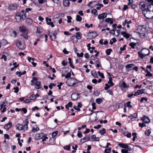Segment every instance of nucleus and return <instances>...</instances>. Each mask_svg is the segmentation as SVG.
Returning <instances> with one entry per match:
<instances>
[{
  "label": "nucleus",
  "instance_id": "obj_1",
  "mask_svg": "<svg viewBox=\"0 0 153 153\" xmlns=\"http://www.w3.org/2000/svg\"><path fill=\"white\" fill-rule=\"evenodd\" d=\"M150 51L148 49L146 48H143L140 51L138 52V55L140 57L143 59L145 56L149 55Z\"/></svg>",
  "mask_w": 153,
  "mask_h": 153
},
{
  "label": "nucleus",
  "instance_id": "obj_2",
  "mask_svg": "<svg viewBox=\"0 0 153 153\" xmlns=\"http://www.w3.org/2000/svg\"><path fill=\"white\" fill-rule=\"evenodd\" d=\"M143 14L147 19H151L153 18V12L152 11L144 10L143 11Z\"/></svg>",
  "mask_w": 153,
  "mask_h": 153
},
{
  "label": "nucleus",
  "instance_id": "obj_3",
  "mask_svg": "<svg viewBox=\"0 0 153 153\" xmlns=\"http://www.w3.org/2000/svg\"><path fill=\"white\" fill-rule=\"evenodd\" d=\"M77 83V80L76 79L74 78H69L66 81V83L67 85L70 86H75V85Z\"/></svg>",
  "mask_w": 153,
  "mask_h": 153
},
{
  "label": "nucleus",
  "instance_id": "obj_4",
  "mask_svg": "<svg viewBox=\"0 0 153 153\" xmlns=\"http://www.w3.org/2000/svg\"><path fill=\"white\" fill-rule=\"evenodd\" d=\"M145 29L141 26H139L137 27L136 32L138 33L140 35H144Z\"/></svg>",
  "mask_w": 153,
  "mask_h": 153
},
{
  "label": "nucleus",
  "instance_id": "obj_5",
  "mask_svg": "<svg viewBox=\"0 0 153 153\" xmlns=\"http://www.w3.org/2000/svg\"><path fill=\"white\" fill-rule=\"evenodd\" d=\"M80 94L73 93L71 95L72 100L74 101L76 100L77 99L79 98L80 97Z\"/></svg>",
  "mask_w": 153,
  "mask_h": 153
},
{
  "label": "nucleus",
  "instance_id": "obj_6",
  "mask_svg": "<svg viewBox=\"0 0 153 153\" xmlns=\"http://www.w3.org/2000/svg\"><path fill=\"white\" fill-rule=\"evenodd\" d=\"M18 5L16 4H11L8 7L9 10H16L18 7Z\"/></svg>",
  "mask_w": 153,
  "mask_h": 153
},
{
  "label": "nucleus",
  "instance_id": "obj_7",
  "mask_svg": "<svg viewBox=\"0 0 153 153\" xmlns=\"http://www.w3.org/2000/svg\"><path fill=\"white\" fill-rule=\"evenodd\" d=\"M16 45L19 49H23L25 48V45L24 44L23 45L22 44V43L20 41H18L16 43Z\"/></svg>",
  "mask_w": 153,
  "mask_h": 153
},
{
  "label": "nucleus",
  "instance_id": "obj_8",
  "mask_svg": "<svg viewBox=\"0 0 153 153\" xmlns=\"http://www.w3.org/2000/svg\"><path fill=\"white\" fill-rule=\"evenodd\" d=\"M20 31L22 33H28L27 29V27L24 25L21 26L19 28Z\"/></svg>",
  "mask_w": 153,
  "mask_h": 153
},
{
  "label": "nucleus",
  "instance_id": "obj_9",
  "mask_svg": "<svg viewBox=\"0 0 153 153\" xmlns=\"http://www.w3.org/2000/svg\"><path fill=\"white\" fill-rule=\"evenodd\" d=\"M90 137L89 135H85V137L80 140V142L82 143H84L85 142L89 140Z\"/></svg>",
  "mask_w": 153,
  "mask_h": 153
},
{
  "label": "nucleus",
  "instance_id": "obj_10",
  "mask_svg": "<svg viewBox=\"0 0 153 153\" xmlns=\"http://www.w3.org/2000/svg\"><path fill=\"white\" fill-rule=\"evenodd\" d=\"M107 14L106 13H103L98 15V18L100 19H103L106 18Z\"/></svg>",
  "mask_w": 153,
  "mask_h": 153
},
{
  "label": "nucleus",
  "instance_id": "obj_11",
  "mask_svg": "<svg viewBox=\"0 0 153 153\" xmlns=\"http://www.w3.org/2000/svg\"><path fill=\"white\" fill-rule=\"evenodd\" d=\"M146 6V4L144 2H140L139 4V7L142 10H146L145 8Z\"/></svg>",
  "mask_w": 153,
  "mask_h": 153
},
{
  "label": "nucleus",
  "instance_id": "obj_12",
  "mask_svg": "<svg viewBox=\"0 0 153 153\" xmlns=\"http://www.w3.org/2000/svg\"><path fill=\"white\" fill-rule=\"evenodd\" d=\"M145 89H142L140 90H138L134 93L135 96H137L145 93Z\"/></svg>",
  "mask_w": 153,
  "mask_h": 153
},
{
  "label": "nucleus",
  "instance_id": "obj_13",
  "mask_svg": "<svg viewBox=\"0 0 153 153\" xmlns=\"http://www.w3.org/2000/svg\"><path fill=\"white\" fill-rule=\"evenodd\" d=\"M27 58L29 62H30V60H32V61L31 62V64L33 66L35 67L37 64L36 63L34 62L35 59L33 58L30 57L29 56L27 57Z\"/></svg>",
  "mask_w": 153,
  "mask_h": 153
},
{
  "label": "nucleus",
  "instance_id": "obj_14",
  "mask_svg": "<svg viewBox=\"0 0 153 153\" xmlns=\"http://www.w3.org/2000/svg\"><path fill=\"white\" fill-rule=\"evenodd\" d=\"M16 126L17 129L19 130H25L24 126L22 124H18L16 125Z\"/></svg>",
  "mask_w": 153,
  "mask_h": 153
},
{
  "label": "nucleus",
  "instance_id": "obj_15",
  "mask_svg": "<svg viewBox=\"0 0 153 153\" xmlns=\"http://www.w3.org/2000/svg\"><path fill=\"white\" fill-rule=\"evenodd\" d=\"M12 126V122H9L8 123L5 125L4 128L7 130H8Z\"/></svg>",
  "mask_w": 153,
  "mask_h": 153
},
{
  "label": "nucleus",
  "instance_id": "obj_16",
  "mask_svg": "<svg viewBox=\"0 0 153 153\" xmlns=\"http://www.w3.org/2000/svg\"><path fill=\"white\" fill-rule=\"evenodd\" d=\"M121 35H123V37L126 38V39L129 38L131 35L130 34L127 33L126 31H123L121 33Z\"/></svg>",
  "mask_w": 153,
  "mask_h": 153
},
{
  "label": "nucleus",
  "instance_id": "obj_17",
  "mask_svg": "<svg viewBox=\"0 0 153 153\" xmlns=\"http://www.w3.org/2000/svg\"><path fill=\"white\" fill-rule=\"evenodd\" d=\"M43 134H38L35 135L34 139L35 140H39L43 137Z\"/></svg>",
  "mask_w": 153,
  "mask_h": 153
},
{
  "label": "nucleus",
  "instance_id": "obj_18",
  "mask_svg": "<svg viewBox=\"0 0 153 153\" xmlns=\"http://www.w3.org/2000/svg\"><path fill=\"white\" fill-rule=\"evenodd\" d=\"M76 37L78 40L80 39H81V34L79 32H77L76 33V36H73L71 37V38Z\"/></svg>",
  "mask_w": 153,
  "mask_h": 153
},
{
  "label": "nucleus",
  "instance_id": "obj_19",
  "mask_svg": "<svg viewBox=\"0 0 153 153\" xmlns=\"http://www.w3.org/2000/svg\"><path fill=\"white\" fill-rule=\"evenodd\" d=\"M141 120L146 123H148L150 122V120L149 118L145 116H143L141 118Z\"/></svg>",
  "mask_w": 153,
  "mask_h": 153
},
{
  "label": "nucleus",
  "instance_id": "obj_20",
  "mask_svg": "<svg viewBox=\"0 0 153 153\" xmlns=\"http://www.w3.org/2000/svg\"><path fill=\"white\" fill-rule=\"evenodd\" d=\"M34 85L36 86L35 88L37 89H39L41 88V82L40 81H36Z\"/></svg>",
  "mask_w": 153,
  "mask_h": 153
},
{
  "label": "nucleus",
  "instance_id": "obj_21",
  "mask_svg": "<svg viewBox=\"0 0 153 153\" xmlns=\"http://www.w3.org/2000/svg\"><path fill=\"white\" fill-rule=\"evenodd\" d=\"M123 134L128 137H131V133L127 131L124 132Z\"/></svg>",
  "mask_w": 153,
  "mask_h": 153
},
{
  "label": "nucleus",
  "instance_id": "obj_22",
  "mask_svg": "<svg viewBox=\"0 0 153 153\" xmlns=\"http://www.w3.org/2000/svg\"><path fill=\"white\" fill-rule=\"evenodd\" d=\"M26 22L29 25H31L32 23V21L29 18H27L26 20Z\"/></svg>",
  "mask_w": 153,
  "mask_h": 153
},
{
  "label": "nucleus",
  "instance_id": "obj_23",
  "mask_svg": "<svg viewBox=\"0 0 153 153\" xmlns=\"http://www.w3.org/2000/svg\"><path fill=\"white\" fill-rule=\"evenodd\" d=\"M52 35L49 34V36H50V38L51 39L52 41H54L56 38V35L53 34V33H52Z\"/></svg>",
  "mask_w": 153,
  "mask_h": 153
},
{
  "label": "nucleus",
  "instance_id": "obj_24",
  "mask_svg": "<svg viewBox=\"0 0 153 153\" xmlns=\"http://www.w3.org/2000/svg\"><path fill=\"white\" fill-rule=\"evenodd\" d=\"M26 73V71H24L22 73L19 71H17L16 72V74L18 75L19 77H20L22 75L25 74Z\"/></svg>",
  "mask_w": 153,
  "mask_h": 153
},
{
  "label": "nucleus",
  "instance_id": "obj_25",
  "mask_svg": "<svg viewBox=\"0 0 153 153\" xmlns=\"http://www.w3.org/2000/svg\"><path fill=\"white\" fill-rule=\"evenodd\" d=\"M15 19L17 22H20L21 19L20 17V15L17 14L15 17Z\"/></svg>",
  "mask_w": 153,
  "mask_h": 153
},
{
  "label": "nucleus",
  "instance_id": "obj_26",
  "mask_svg": "<svg viewBox=\"0 0 153 153\" xmlns=\"http://www.w3.org/2000/svg\"><path fill=\"white\" fill-rule=\"evenodd\" d=\"M105 21L106 22L109 23L111 24H112L113 23L112 19L110 18H107L105 20Z\"/></svg>",
  "mask_w": 153,
  "mask_h": 153
},
{
  "label": "nucleus",
  "instance_id": "obj_27",
  "mask_svg": "<svg viewBox=\"0 0 153 153\" xmlns=\"http://www.w3.org/2000/svg\"><path fill=\"white\" fill-rule=\"evenodd\" d=\"M38 80L37 78L36 77H34L31 80V85H34V84L35 83V82L36 81Z\"/></svg>",
  "mask_w": 153,
  "mask_h": 153
},
{
  "label": "nucleus",
  "instance_id": "obj_28",
  "mask_svg": "<svg viewBox=\"0 0 153 153\" xmlns=\"http://www.w3.org/2000/svg\"><path fill=\"white\" fill-rule=\"evenodd\" d=\"M69 3V1L68 0H65L63 1V5L65 7L68 6Z\"/></svg>",
  "mask_w": 153,
  "mask_h": 153
},
{
  "label": "nucleus",
  "instance_id": "obj_29",
  "mask_svg": "<svg viewBox=\"0 0 153 153\" xmlns=\"http://www.w3.org/2000/svg\"><path fill=\"white\" fill-rule=\"evenodd\" d=\"M99 133L101 135H104L105 133V128H103L102 130L99 131Z\"/></svg>",
  "mask_w": 153,
  "mask_h": 153
},
{
  "label": "nucleus",
  "instance_id": "obj_30",
  "mask_svg": "<svg viewBox=\"0 0 153 153\" xmlns=\"http://www.w3.org/2000/svg\"><path fill=\"white\" fill-rule=\"evenodd\" d=\"M25 128L26 129V130H27L28 127V121L27 119H26L25 120Z\"/></svg>",
  "mask_w": 153,
  "mask_h": 153
},
{
  "label": "nucleus",
  "instance_id": "obj_31",
  "mask_svg": "<svg viewBox=\"0 0 153 153\" xmlns=\"http://www.w3.org/2000/svg\"><path fill=\"white\" fill-rule=\"evenodd\" d=\"M107 84L109 85L110 84V85H111V86H113L114 85V83L112 82V79L111 78H109V80L108 82V83Z\"/></svg>",
  "mask_w": 153,
  "mask_h": 153
},
{
  "label": "nucleus",
  "instance_id": "obj_32",
  "mask_svg": "<svg viewBox=\"0 0 153 153\" xmlns=\"http://www.w3.org/2000/svg\"><path fill=\"white\" fill-rule=\"evenodd\" d=\"M136 45V43L132 42L129 43V45L130 46L131 48L133 49H134L135 48V46Z\"/></svg>",
  "mask_w": 153,
  "mask_h": 153
},
{
  "label": "nucleus",
  "instance_id": "obj_33",
  "mask_svg": "<svg viewBox=\"0 0 153 153\" xmlns=\"http://www.w3.org/2000/svg\"><path fill=\"white\" fill-rule=\"evenodd\" d=\"M96 66L97 68H99L101 66V65L100 64V61L99 60H97L96 61Z\"/></svg>",
  "mask_w": 153,
  "mask_h": 153
},
{
  "label": "nucleus",
  "instance_id": "obj_34",
  "mask_svg": "<svg viewBox=\"0 0 153 153\" xmlns=\"http://www.w3.org/2000/svg\"><path fill=\"white\" fill-rule=\"evenodd\" d=\"M127 145V144H123V143H119L118 144V145L120 147H121L122 148H125V149L126 148V146Z\"/></svg>",
  "mask_w": 153,
  "mask_h": 153
},
{
  "label": "nucleus",
  "instance_id": "obj_35",
  "mask_svg": "<svg viewBox=\"0 0 153 153\" xmlns=\"http://www.w3.org/2000/svg\"><path fill=\"white\" fill-rule=\"evenodd\" d=\"M117 41L116 38H113L110 41V45H112L113 43Z\"/></svg>",
  "mask_w": 153,
  "mask_h": 153
},
{
  "label": "nucleus",
  "instance_id": "obj_36",
  "mask_svg": "<svg viewBox=\"0 0 153 153\" xmlns=\"http://www.w3.org/2000/svg\"><path fill=\"white\" fill-rule=\"evenodd\" d=\"M134 66V64H131L127 65L125 66V68H131Z\"/></svg>",
  "mask_w": 153,
  "mask_h": 153
},
{
  "label": "nucleus",
  "instance_id": "obj_37",
  "mask_svg": "<svg viewBox=\"0 0 153 153\" xmlns=\"http://www.w3.org/2000/svg\"><path fill=\"white\" fill-rule=\"evenodd\" d=\"M112 50L111 49H107L105 51V52L107 55H109L111 54V52L112 51Z\"/></svg>",
  "mask_w": 153,
  "mask_h": 153
},
{
  "label": "nucleus",
  "instance_id": "obj_38",
  "mask_svg": "<svg viewBox=\"0 0 153 153\" xmlns=\"http://www.w3.org/2000/svg\"><path fill=\"white\" fill-rule=\"evenodd\" d=\"M27 33H24L22 34V36L26 40H27L28 38V36L27 35Z\"/></svg>",
  "mask_w": 153,
  "mask_h": 153
},
{
  "label": "nucleus",
  "instance_id": "obj_39",
  "mask_svg": "<svg viewBox=\"0 0 153 153\" xmlns=\"http://www.w3.org/2000/svg\"><path fill=\"white\" fill-rule=\"evenodd\" d=\"M76 20L78 22H80L82 19V18L79 15H77L76 16Z\"/></svg>",
  "mask_w": 153,
  "mask_h": 153
},
{
  "label": "nucleus",
  "instance_id": "obj_40",
  "mask_svg": "<svg viewBox=\"0 0 153 153\" xmlns=\"http://www.w3.org/2000/svg\"><path fill=\"white\" fill-rule=\"evenodd\" d=\"M152 7H153V6H152V5L149 4V5H148V6L147 9H146V10H149L150 11H152Z\"/></svg>",
  "mask_w": 153,
  "mask_h": 153
},
{
  "label": "nucleus",
  "instance_id": "obj_41",
  "mask_svg": "<svg viewBox=\"0 0 153 153\" xmlns=\"http://www.w3.org/2000/svg\"><path fill=\"white\" fill-rule=\"evenodd\" d=\"M97 73L102 78L104 79V76L103 73H101L100 71H98Z\"/></svg>",
  "mask_w": 153,
  "mask_h": 153
},
{
  "label": "nucleus",
  "instance_id": "obj_42",
  "mask_svg": "<svg viewBox=\"0 0 153 153\" xmlns=\"http://www.w3.org/2000/svg\"><path fill=\"white\" fill-rule=\"evenodd\" d=\"M42 32V29L41 27H37V32L40 33Z\"/></svg>",
  "mask_w": 153,
  "mask_h": 153
},
{
  "label": "nucleus",
  "instance_id": "obj_43",
  "mask_svg": "<svg viewBox=\"0 0 153 153\" xmlns=\"http://www.w3.org/2000/svg\"><path fill=\"white\" fill-rule=\"evenodd\" d=\"M132 135L134 136L132 140L133 141H134L137 138V133H132Z\"/></svg>",
  "mask_w": 153,
  "mask_h": 153
},
{
  "label": "nucleus",
  "instance_id": "obj_44",
  "mask_svg": "<svg viewBox=\"0 0 153 153\" xmlns=\"http://www.w3.org/2000/svg\"><path fill=\"white\" fill-rule=\"evenodd\" d=\"M70 145H68V146H66L64 147L63 148L64 149L69 151L70 150Z\"/></svg>",
  "mask_w": 153,
  "mask_h": 153
},
{
  "label": "nucleus",
  "instance_id": "obj_45",
  "mask_svg": "<svg viewBox=\"0 0 153 153\" xmlns=\"http://www.w3.org/2000/svg\"><path fill=\"white\" fill-rule=\"evenodd\" d=\"M39 130V127L36 126V128L33 127L32 129V131L33 132H35Z\"/></svg>",
  "mask_w": 153,
  "mask_h": 153
},
{
  "label": "nucleus",
  "instance_id": "obj_46",
  "mask_svg": "<svg viewBox=\"0 0 153 153\" xmlns=\"http://www.w3.org/2000/svg\"><path fill=\"white\" fill-rule=\"evenodd\" d=\"M105 87L104 88V89L105 90H107L111 86L109 85L107 83H106L105 85Z\"/></svg>",
  "mask_w": 153,
  "mask_h": 153
},
{
  "label": "nucleus",
  "instance_id": "obj_47",
  "mask_svg": "<svg viewBox=\"0 0 153 153\" xmlns=\"http://www.w3.org/2000/svg\"><path fill=\"white\" fill-rule=\"evenodd\" d=\"M131 102L130 101H129L127 102L126 103L127 106L130 108H131L132 107V106L131 105Z\"/></svg>",
  "mask_w": 153,
  "mask_h": 153
},
{
  "label": "nucleus",
  "instance_id": "obj_48",
  "mask_svg": "<svg viewBox=\"0 0 153 153\" xmlns=\"http://www.w3.org/2000/svg\"><path fill=\"white\" fill-rule=\"evenodd\" d=\"M148 100V99L147 98L143 97H142L140 100V102H142L143 101H147Z\"/></svg>",
  "mask_w": 153,
  "mask_h": 153
},
{
  "label": "nucleus",
  "instance_id": "obj_49",
  "mask_svg": "<svg viewBox=\"0 0 153 153\" xmlns=\"http://www.w3.org/2000/svg\"><path fill=\"white\" fill-rule=\"evenodd\" d=\"M91 13L94 14V15H97V14H96V13H97V11L96 9H93L91 11Z\"/></svg>",
  "mask_w": 153,
  "mask_h": 153
},
{
  "label": "nucleus",
  "instance_id": "obj_50",
  "mask_svg": "<svg viewBox=\"0 0 153 153\" xmlns=\"http://www.w3.org/2000/svg\"><path fill=\"white\" fill-rule=\"evenodd\" d=\"M96 102L97 104H99L102 102V100L100 98H97L96 100Z\"/></svg>",
  "mask_w": 153,
  "mask_h": 153
},
{
  "label": "nucleus",
  "instance_id": "obj_51",
  "mask_svg": "<svg viewBox=\"0 0 153 153\" xmlns=\"http://www.w3.org/2000/svg\"><path fill=\"white\" fill-rule=\"evenodd\" d=\"M77 135L79 138H81L82 137V134L81 132L80 131H78Z\"/></svg>",
  "mask_w": 153,
  "mask_h": 153
},
{
  "label": "nucleus",
  "instance_id": "obj_52",
  "mask_svg": "<svg viewBox=\"0 0 153 153\" xmlns=\"http://www.w3.org/2000/svg\"><path fill=\"white\" fill-rule=\"evenodd\" d=\"M20 17L21 19L24 20L26 18V14H23L21 16L20 15Z\"/></svg>",
  "mask_w": 153,
  "mask_h": 153
},
{
  "label": "nucleus",
  "instance_id": "obj_53",
  "mask_svg": "<svg viewBox=\"0 0 153 153\" xmlns=\"http://www.w3.org/2000/svg\"><path fill=\"white\" fill-rule=\"evenodd\" d=\"M151 133V131L150 130L146 131H145V134L148 136H149Z\"/></svg>",
  "mask_w": 153,
  "mask_h": 153
},
{
  "label": "nucleus",
  "instance_id": "obj_54",
  "mask_svg": "<svg viewBox=\"0 0 153 153\" xmlns=\"http://www.w3.org/2000/svg\"><path fill=\"white\" fill-rule=\"evenodd\" d=\"M111 148H110L108 149H106L104 151L105 153H109L111 151Z\"/></svg>",
  "mask_w": 153,
  "mask_h": 153
},
{
  "label": "nucleus",
  "instance_id": "obj_55",
  "mask_svg": "<svg viewBox=\"0 0 153 153\" xmlns=\"http://www.w3.org/2000/svg\"><path fill=\"white\" fill-rule=\"evenodd\" d=\"M121 85L124 88H126L127 87V86L126 83L124 81L121 84Z\"/></svg>",
  "mask_w": 153,
  "mask_h": 153
},
{
  "label": "nucleus",
  "instance_id": "obj_56",
  "mask_svg": "<svg viewBox=\"0 0 153 153\" xmlns=\"http://www.w3.org/2000/svg\"><path fill=\"white\" fill-rule=\"evenodd\" d=\"M29 98L31 100H33L36 99V97L34 95H32L29 97Z\"/></svg>",
  "mask_w": 153,
  "mask_h": 153
},
{
  "label": "nucleus",
  "instance_id": "obj_57",
  "mask_svg": "<svg viewBox=\"0 0 153 153\" xmlns=\"http://www.w3.org/2000/svg\"><path fill=\"white\" fill-rule=\"evenodd\" d=\"M67 18L68 19L67 22L68 23H70L71 22V20L72 19V17L70 16H67Z\"/></svg>",
  "mask_w": 153,
  "mask_h": 153
},
{
  "label": "nucleus",
  "instance_id": "obj_58",
  "mask_svg": "<svg viewBox=\"0 0 153 153\" xmlns=\"http://www.w3.org/2000/svg\"><path fill=\"white\" fill-rule=\"evenodd\" d=\"M139 126L141 128L143 127L146 126V125L143 123H139Z\"/></svg>",
  "mask_w": 153,
  "mask_h": 153
},
{
  "label": "nucleus",
  "instance_id": "obj_59",
  "mask_svg": "<svg viewBox=\"0 0 153 153\" xmlns=\"http://www.w3.org/2000/svg\"><path fill=\"white\" fill-rule=\"evenodd\" d=\"M147 1L149 4L153 6V0H147Z\"/></svg>",
  "mask_w": 153,
  "mask_h": 153
},
{
  "label": "nucleus",
  "instance_id": "obj_60",
  "mask_svg": "<svg viewBox=\"0 0 153 153\" xmlns=\"http://www.w3.org/2000/svg\"><path fill=\"white\" fill-rule=\"evenodd\" d=\"M91 74L95 78H97L98 77L97 74L95 72H94V73H92Z\"/></svg>",
  "mask_w": 153,
  "mask_h": 153
},
{
  "label": "nucleus",
  "instance_id": "obj_61",
  "mask_svg": "<svg viewBox=\"0 0 153 153\" xmlns=\"http://www.w3.org/2000/svg\"><path fill=\"white\" fill-rule=\"evenodd\" d=\"M57 133H58L57 131H55L53 132L52 134V137L53 138L56 135Z\"/></svg>",
  "mask_w": 153,
  "mask_h": 153
},
{
  "label": "nucleus",
  "instance_id": "obj_62",
  "mask_svg": "<svg viewBox=\"0 0 153 153\" xmlns=\"http://www.w3.org/2000/svg\"><path fill=\"white\" fill-rule=\"evenodd\" d=\"M46 21L47 23H49L50 22H51V19L50 18H49L48 17L46 18Z\"/></svg>",
  "mask_w": 153,
  "mask_h": 153
},
{
  "label": "nucleus",
  "instance_id": "obj_63",
  "mask_svg": "<svg viewBox=\"0 0 153 153\" xmlns=\"http://www.w3.org/2000/svg\"><path fill=\"white\" fill-rule=\"evenodd\" d=\"M48 25H51L52 27H54V25L53 24L52 22H50L49 23H48L47 24Z\"/></svg>",
  "mask_w": 153,
  "mask_h": 153
},
{
  "label": "nucleus",
  "instance_id": "obj_64",
  "mask_svg": "<svg viewBox=\"0 0 153 153\" xmlns=\"http://www.w3.org/2000/svg\"><path fill=\"white\" fill-rule=\"evenodd\" d=\"M13 89L15 90L14 92L15 93H17L19 91V88L18 87H14Z\"/></svg>",
  "mask_w": 153,
  "mask_h": 153
}]
</instances>
